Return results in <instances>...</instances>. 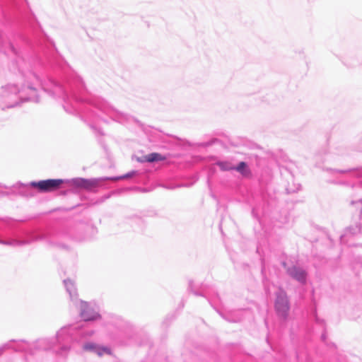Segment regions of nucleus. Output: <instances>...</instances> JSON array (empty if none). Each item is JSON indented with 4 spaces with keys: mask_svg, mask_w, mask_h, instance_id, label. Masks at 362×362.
<instances>
[{
    "mask_svg": "<svg viewBox=\"0 0 362 362\" xmlns=\"http://www.w3.org/2000/svg\"><path fill=\"white\" fill-rule=\"evenodd\" d=\"M64 183L62 179H49L39 182H32L30 185L41 192H50L60 188Z\"/></svg>",
    "mask_w": 362,
    "mask_h": 362,
    "instance_id": "nucleus-1",
    "label": "nucleus"
},
{
    "mask_svg": "<svg viewBox=\"0 0 362 362\" xmlns=\"http://www.w3.org/2000/svg\"><path fill=\"white\" fill-rule=\"evenodd\" d=\"M289 303L285 293L278 294L275 302V309L279 317L286 318L289 311Z\"/></svg>",
    "mask_w": 362,
    "mask_h": 362,
    "instance_id": "nucleus-2",
    "label": "nucleus"
},
{
    "mask_svg": "<svg viewBox=\"0 0 362 362\" xmlns=\"http://www.w3.org/2000/svg\"><path fill=\"white\" fill-rule=\"evenodd\" d=\"M81 316L85 321H93L100 319L101 316L94 308L87 302L81 303Z\"/></svg>",
    "mask_w": 362,
    "mask_h": 362,
    "instance_id": "nucleus-3",
    "label": "nucleus"
},
{
    "mask_svg": "<svg viewBox=\"0 0 362 362\" xmlns=\"http://www.w3.org/2000/svg\"><path fill=\"white\" fill-rule=\"evenodd\" d=\"M86 351H95L99 356H103L104 354H111V351L107 347L98 346L93 343L86 344L83 346Z\"/></svg>",
    "mask_w": 362,
    "mask_h": 362,
    "instance_id": "nucleus-4",
    "label": "nucleus"
},
{
    "mask_svg": "<svg viewBox=\"0 0 362 362\" xmlns=\"http://www.w3.org/2000/svg\"><path fill=\"white\" fill-rule=\"evenodd\" d=\"M72 183L76 187L84 189H90L95 185L93 181L84 178H75L72 180Z\"/></svg>",
    "mask_w": 362,
    "mask_h": 362,
    "instance_id": "nucleus-5",
    "label": "nucleus"
},
{
    "mask_svg": "<svg viewBox=\"0 0 362 362\" xmlns=\"http://www.w3.org/2000/svg\"><path fill=\"white\" fill-rule=\"evenodd\" d=\"M288 272L291 276L294 277L295 279H296L298 281H303L305 279L306 274L301 269H298L297 267H293L288 270Z\"/></svg>",
    "mask_w": 362,
    "mask_h": 362,
    "instance_id": "nucleus-6",
    "label": "nucleus"
},
{
    "mask_svg": "<svg viewBox=\"0 0 362 362\" xmlns=\"http://www.w3.org/2000/svg\"><path fill=\"white\" fill-rule=\"evenodd\" d=\"M164 159L165 157H163L161 154L158 153H152L144 156L141 161L153 163L156 161L163 160Z\"/></svg>",
    "mask_w": 362,
    "mask_h": 362,
    "instance_id": "nucleus-7",
    "label": "nucleus"
},
{
    "mask_svg": "<svg viewBox=\"0 0 362 362\" xmlns=\"http://www.w3.org/2000/svg\"><path fill=\"white\" fill-rule=\"evenodd\" d=\"M234 170L239 172L244 177H249L251 176L250 170L245 162H240L236 167H235Z\"/></svg>",
    "mask_w": 362,
    "mask_h": 362,
    "instance_id": "nucleus-8",
    "label": "nucleus"
},
{
    "mask_svg": "<svg viewBox=\"0 0 362 362\" xmlns=\"http://www.w3.org/2000/svg\"><path fill=\"white\" fill-rule=\"evenodd\" d=\"M218 165L223 170H232L235 169V166L228 162L220 163Z\"/></svg>",
    "mask_w": 362,
    "mask_h": 362,
    "instance_id": "nucleus-9",
    "label": "nucleus"
},
{
    "mask_svg": "<svg viewBox=\"0 0 362 362\" xmlns=\"http://www.w3.org/2000/svg\"><path fill=\"white\" fill-rule=\"evenodd\" d=\"M136 175V172L135 171H132L127 175H123L122 177H121L120 178L121 179H125V178H129V177H132L133 176H134Z\"/></svg>",
    "mask_w": 362,
    "mask_h": 362,
    "instance_id": "nucleus-10",
    "label": "nucleus"
}]
</instances>
